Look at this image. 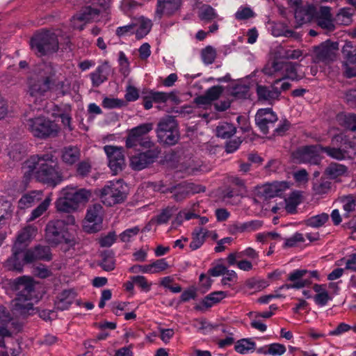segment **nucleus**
Here are the masks:
<instances>
[{
	"instance_id": "20",
	"label": "nucleus",
	"mask_w": 356,
	"mask_h": 356,
	"mask_svg": "<svg viewBox=\"0 0 356 356\" xmlns=\"http://www.w3.org/2000/svg\"><path fill=\"white\" fill-rule=\"evenodd\" d=\"M158 152L149 150L143 153H138L130 157V165L135 170H141L152 163L157 156Z\"/></svg>"
},
{
	"instance_id": "24",
	"label": "nucleus",
	"mask_w": 356,
	"mask_h": 356,
	"mask_svg": "<svg viewBox=\"0 0 356 356\" xmlns=\"http://www.w3.org/2000/svg\"><path fill=\"white\" fill-rule=\"evenodd\" d=\"M229 296L230 295L227 293V291H213L202 299L201 305H196L195 309L197 310H202L204 308H210Z\"/></svg>"
},
{
	"instance_id": "33",
	"label": "nucleus",
	"mask_w": 356,
	"mask_h": 356,
	"mask_svg": "<svg viewBox=\"0 0 356 356\" xmlns=\"http://www.w3.org/2000/svg\"><path fill=\"white\" fill-rule=\"evenodd\" d=\"M209 231L204 228L195 229L192 234V241L189 244L191 250L199 249L204 243L206 237L208 236Z\"/></svg>"
},
{
	"instance_id": "44",
	"label": "nucleus",
	"mask_w": 356,
	"mask_h": 356,
	"mask_svg": "<svg viewBox=\"0 0 356 356\" xmlns=\"http://www.w3.org/2000/svg\"><path fill=\"white\" fill-rule=\"evenodd\" d=\"M256 344L250 339H242L238 340L235 345V350L241 354H245L255 350Z\"/></svg>"
},
{
	"instance_id": "32",
	"label": "nucleus",
	"mask_w": 356,
	"mask_h": 356,
	"mask_svg": "<svg viewBox=\"0 0 356 356\" xmlns=\"http://www.w3.org/2000/svg\"><path fill=\"white\" fill-rule=\"evenodd\" d=\"M134 24L136 25L135 34L138 39L147 35L152 26V21L143 16L138 17Z\"/></svg>"
},
{
	"instance_id": "16",
	"label": "nucleus",
	"mask_w": 356,
	"mask_h": 356,
	"mask_svg": "<svg viewBox=\"0 0 356 356\" xmlns=\"http://www.w3.org/2000/svg\"><path fill=\"white\" fill-rule=\"evenodd\" d=\"M311 278L318 279V273L316 270L296 269L291 272L288 277L289 280L293 283L291 287L296 289L309 287L312 283Z\"/></svg>"
},
{
	"instance_id": "29",
	"label": "nucleus",
	"mask_w": 356,
	"mask_h": 356,
	"mask_svg": "<svg viewBox=\"0 0 356 356\" xmlns=\"http://www.w3.org/2000/svg\"><path fill=\"white\" fill-rule=\"evenodd\" d=\"M42 192L41 191H33L24 194L18 202V207L20 209H25L32 207L35 203L42 199Z\"/></svg>"
},
{
	"instance_id": "19",
	"label": "nucleus",
	"mask_w": 356,
	"mask_h": 356,
	"mask_svg": "<svg viewBox=\"0 0 356 356\" xmlns=\"http://www.w3.org/2000/svg\"><path fill=\"white\" fill-rule=\"evenodd\" d=\"M313 22H315L321 29L328 31H332L335 28L331 9L328 6H321L318 9L315 8Z\"/></svg>"
},
{
	"instance_id": "54",
	"label": "nucleus",
	"mask_w": 356,
	"mask_h": 356,
	"mask_svg": "<svg viewBox=\"0 0 356 356\" xmlns=\"http://www.w3.org/2000/svg\"><path fill=\"white\" fill-rule=\"evenodd\" d=\"M63 111L59 113H53L54 115H57L61 118L62 123L64 126L67 127L70 130H72L71 127V106L69 104H65L63 106Z\"/></svg>"
},
{
	"instance_id": "47",
	"label": "nucleus",
	"mask_w": 356,
	"mask_h": 356,
	"mask_svg": "<svg viewBox=\"0 0 356 356\" xmlns=\"http://www.w3.org/2000/svg\"><path fill=\"white\" fill-rule=\"evenodd\" d=\"M150 285L143 276L136 275L130 278V280L126 283V289H134V288H141L145 289L149 287Z\"/></svg>"
},
{
	"instance_id": "5",
	"label": "nucleus",
	"mask_w": 356,
	"mask_h": 356,
	"mask_svg": "<svg viewBox=\"0 0 356 356\" xmlns=\"http://www.w3.org/2000/svg\"><path fill=\"white\" fill-rule=\"evenodd\" d=\"M41 291H19L11 301L13 315L22 321L35 314L38 310L33 307L42 297Z\"/></svg>"
},
{
	"instance_id": "34",
	"label": "nucleus",
	"mask_w": 356,
	"mask_h": 356,
	"mask_svg": "<svg viewBox=\"0 0 356 356\" xmlns=\"http://www.w3.org/2000/svg\"><path fill=\"white\" fill-rule=\"evenodd\" d=\"M61 158L63 161L67 165H72L79 161L80 150L76 146H67L62 150Z\"/></svg>"
},
{
	"instance_id": "26",
	"label": "nucleus",
	"mask_w": 356,
	"mask_h": 356,
	"mask_svg": "<svg viewBox=\"0 0 356 356\" xmlns=\"http://www.w3.org/2000/svg\"><path fill=\"white\" fill-rule=\"evenodd\" d=\"M22 250L13 248V254L3 264V266L8 270L22 272L24 266V261L22 257Z\"/></svg>"
},
{
	"instance_id": "40",
	"label": "nucleus",
	"mask_w": 356,
	"mask_h": 356,
	"mask_svg": "<svg viewBox=\"0 0 356 356\" xmlns=\"http://www.w3.org/2000/svg\"><path fill=\"white\" fill-rule=\"evenodd\" d=\"M78 15L80 16L81 19L87 24L91 22L99 21L100 10L97 8L88 6L84 8Z\"/></svg>"
},
{
	"instance_id": "64",
	"label": "nucleus",
	"mask_w": 356,
	"mask_h": 356,
	"mask_svg": "<svg viewBox=\"0 0 356 356\" xmlns=\"http://www.w3.org/2000/svg\"><path fill=\"white\" fill-rule=\"evenodd\" d=\"M171 193H173L174 198L177 201L184 199L188 195L186 184H181L175 186Z\"/></svg>"
},
{
	"instance_id": "45",
	"label": "nucleus",
	"mask_w": 356,
	"mask_h": 356,
	"mask_svg": "<svg viewBox=\"0 0 356 356\" xmlns=\"http://www.w3.org/2000/svg\"><path fill=\"white\" fill-rule=\"evenodd\" d=\"M236 132V127L229 123L222 122L216 128V135L222 138H228Z\"/></svg>"
},
{
	"instance_id": "7",
	"label": "nucleus",
	"mask_w": 356,
	"mask_h": 356,
	"mask_svg": "<svg viewBox=\"0 0 356 356\" xmlns=\"http://www.w3.org/2000/svg\"><path fill=\"white\" fill-rule=\"evenodd\" d=\"M30 44L35 53L40 56L54 53L58 49L57 36L49 31H42L35 34Z\"/></svg>"
},
{
	"instance_id": "28",
	"label": "nucleus",
	"mask_w": 356,
	"mask_h": 356,
	"mask_svg": "<svg viewBox=\"0 0 356 356\" xmlns=\"http://www.w3.org/2000/svg\"><path fill=\"white\" fill-rule=\"evenodd\" d=\"M168 266L165 259H161L147 265L138 266V268L142 273L154 274L166 270Z\"/></svg>"
},
{
	"instance_id": "59",
	"label": "nucleus",
	"mask_w": 356,
	"mask_h": 356,
	"mask_svg": "<svg viewBox=\"0 0 356 356\" xmlns=\"http://www.w3.org/2000/svg\"><path fill=\"white\" fill-rule=\"evenodd\" d=\"M317 293L313 296L314 302L318 305L325 306L327 302L332 299V296L329 294L327 291H316Z\"/></svg>"
},
{
	"instance_id": "25",
	"label": "nucleus",
	"mask_w": 356,
	"mask_h": 356,
	"mask_svg": "<svg viewBox=\"0 0 356 356\" xmlns=\"http://www.w3.org/2000/svg\"><path fill=\"white\" fill-rule=\"evenodd\" d=\"M76 294L74 291H60L56 296L54 305L57 309H67L73 302Z\"/></svg>"
},
{
	"instance_id": "27",
	"label": "nucleus",
	"mask_w": 356,
	"mask_h": 356,
	"mask_svg": "<svg viewBox=\"0 0 356 356\" xmlns=\"http://www.w3.org/2000/svg\"><path fill=\"white\" fill-rule=\"evenodd\" d=\"M14 207L3 195H0V227L7 224L12 217Z\"/></svg>"
},
{
	"instance_id": "53",
	"label": "nucleus",
	"mask_w": 356,
	"mask_h": 356,
	"mask_svg": "<svg viewBox=\"0 0 356 356\" xmlns=\"http://www.w3.org/2000/svg\"><path fill=\"white\" fill-rule=\"evenodd\" d=\"M338 266L345 264V268L356 272V252L350 254L347 258H342L336 261Z\"/></svg>"
},
{
	"instance_id": "55",
	"label": "nucleus",
	"mask_w": 356,
	"mask_h": 356,
	"mask_svg": "<svg viewBox=\"0 0 356 356\" xmlns=\"http://www.w3.org/2000/svg\"><path fill=\"white\" fill-rule=\"evenodd\" d=\"M238 281L237 273L232 270L226 269V271L222 275V284L224 286H232Z\"/></svg>"
},
{
	"instance_id": "23",
	"label": "nucleus",
	"mask_w": 356,
	"mask_h": 356,
	"mask_svg": "<svg viewBox=\"0 0 356 356\" xmlns=\"http://www.w3.org/2000/svg\"><path fill=\"white\" fill-rule=\"evenodd\" d=\"M38 229L33 226H28L24 227L19 232L13 247L15 249L26 248L29 243L36 236Z\"/></svg>"
},
{
	"instance_id": "56",
	"label": "nucleus",
	"mask_w": 356,
	"mask_h": 356,
	"mask_svg": "<svg viewBox=\"0 0 356 356\" xmlns=\"http://www.w3.org/2000/svg\"><path fill=\"white\" fill-rule=\"evenodd\" d=\"M201 57L204 64L209 65L213 63L216 57V49L211 46L206 47L202 50Z\"/></svg>"
},
{
	"instance_id": "43",
	"label": "nucleus",
	"mask_w": 356,
	"mask_h": 356,
	"mask_svg": "<svg viewBox=\"0 0 356 356\" xmlns=\"http://www.w3.org/2000/svg\"><path fill=\"white\" fill-rule=\"evenodd\" d=\"M26 150L22 145L19 143H14L10 145L8 149V156L13 161H19L22 159L25 154Z\"/></svg>"
},
{
	"instance_id": "48",
	"label": "nucleus",
	"mask_w": 356,
	"mask_h": 356,
	"mask_svg": "<svg viewBox=\"0 0 356 356\" xmlns=\"http://www.w3.org/2000/svg\"><path fill=\"white\" fill-rule=\"evenodd\" d=\"M176 211L177 209L173 207H166L165 209H163L161 212L152 220L156 221V222L159 225L165 224L169 221L171 217L175 214Z\"/></svg>"
},
{
	"instance_id": "49",
	"label": "nucleus",
	"mask_w": 356,
	"mask_h": 356,
	"mask_svg": "<svg viewBox=\"0 0 356 356\" xmlns=\"http://www.w3.org/2000/svg\"><path fill=\"white\" fill-rule=\"evenodd\" d=\"M343 209L345 211L346 216H348L349 213L353 211L356 207V197L353 195L343 196L340 198Z\"/></svg>"
},
{
	"instance_id": "14",
	"label": "nucleus",
	"mask_w": 356,
	"mask_h": 356,
	"mask_svg": "<svg viewBox=\"0 0 356 356\" xmlns=\"http://www.w3.org/2000/svg\"><path fill=\"white\" fill-rule=\"evenodd\" d=\"M273 69L275 72H282L283 76L282 81H286V79L298 80L304 76V73L300 70V65L291 62H274Z\"/></svg>"
},
{
	"instance_id": "2",
	"label": "nucleus",
	"mask_w": 356,
	"mask_h": 356,
	"mask_svg": "<svg viewBox=\"0 0 356 356\" xmlns=\"http://www.w3.org/2000/svg\"><path fill=\"white\" fill-rule=\"evenodd\" d=\"M26 165L35 179L40 182L56 186L63 180L51 154L32 156Z\"/></svg>"
},
{
	"instance_id": "17",
	"label": "nucleus",
	"mask_w": 356,
	"mask_h": 356,
	"mask_svg": "<svg viewBox=\"0 0 356 356\" xmlns=\"http://www.w3.org/2000/svg\"><path fill=\"white\" fill-rule=\"evenodd\" d=\"M277 121V115L270 108L259 109L255 115L256 124L264 134H268L269 129L274 127Z\"/></svg>"
},
{
	"instance_id": "13",
	"label": "nucleus",
	"mask_w": 356,
	"mask_h": 356,
	"mask_svg": "<svg viewBox=\"0 0 356 356\" xmlns=\"http://www.w3.org/2000/svg\"><path fill=\"white\" fill-rule=\"evenodd\" d=\"M104 150L106 154L108 166L114 175L122 171L124 165V155L121 147L105 145Z\"/></svg>"
},
{
	"instance_id": "62",
	"label": "nucleus",
	"mask_w": 356,
	"mask_h": 356,
	"mask_svg": "<svg viewBox=\"0 0 356 356\" xmlns=\"http://www.w3.org/2000/svg\"><path fill=\"white\" fill-rule=\"evenodd\" d=\"M331 188V183L327 180H321L313 186V190L317 195L327 193Z\"/></svg>"
},
{
	"instance_id": "30",
	"label": "nucleus",
	"mask_w": 356,
	"mask_h": 356,
	"mask_svg": "<svg viewBox=\"0 0 356 356\" xmlns=\"http://www.w3.org/2000/svg\"><path fill=\"white\" fill-rule=\"evenodd\" d=\"M243 257H247L252 260L257 259L259 257L258 252L253 248L249 247L241 252H232L227 257L229 266H234L236 264V259Z\"/></svg>"
},
{
	"instance_id": "6",
	"label": "nucleus",
	"mask_w": 356,
	"mask_h": 356,
	"mask_svg": "<svg viewBox=\"0 0 356 356\" xmlns=\"http://www.w3.org/2000/svg\"><path fill=\"white\" fill-rule=\"evenodd\" d=\"M25 125L34 137L40 139L56 136L59 131L58 124L42 115L28 118Z\"/></svg>"
},
{
	"instance_id": "10",
	"label": "nucleus",
	"mask_w": 356,
	"mask_h": 356,
	"mask_svg": "<svg viewBox=\"0 0 356 356\" xmlns=\"http://www.w3.org/2000/svg\"><path fill=\"white\" fill-rule=\"evenodd\" d=\"M291 84L288 81L276 79L270 87L257 86V93L259 99L272 103L278 99L282 91L289 90Z\"/></svg>"
},
{
	"instance_id": "1",
	"label": "nucleus",
	"mask_w": 356,
	"mask_h": 356,
	"mask_svg": "<svg viewBox=\"0 0 356 356\" xmlns=\"http://www.w3.org/2000/svg\"><path fill=\"white\" fill-rule=\"evenodd\" d=\"M61 74L51 63H42L36 70L35 78H31L29 83V94L34 102L41 100L50 88L51 83L61 81ZM65 84L60 81L62 92H65Z\"/></svg>"
},
{
	"instance_id": "50",
	"label": "nucleus",
	"mask_w": 356,
	"mask_h": 356,
	"mask_svg": "<svg viewBox=\"0 0 356 356\" xmlns=\"http://www.w3.org/2000/svg\"><path fill=\"white\" fill-rule=\"evenodd\" d=\"M157 130H162L163 132L178 131L177 124L174 118L168 116L161 120L159 123Z\"/></svg>"
},
{
	"instance_id": "58",
	"label": "nucleus",
	"mask_w": 356,
	"mask_h": 356,
	"mask_svg": "<svg viewBox=\"0 0 356 356\" xmlns=\"http://www.w3.org/2000/svg\"><path fill=\"white\" fill-rule=\"evenodd\" d=\"M254 11L250 7L241 6L234 14L235 18L238 20H245L254 17Z\"/></svg>"
},
{
	"instance_id": "52",
	"label": "nucleus",
	"mask_w": 356,
	"mask_h": 356,
	"mask_svg": "<svg viewBox=\"0 0 356 356\" xmlns=\"http://www.w3.org/2000/svg\"><path fill=\"white\" fill-rule=\"evenodd\" d=\"M353 11L351 8H344L339 10L336 16L338 23L343 25H348L352 22Z\"/></svg>"
},
{
	"instance_id": "57",
	"label": "nucleus",
	"mask_w": 356,
	"mask_h": 356,
	"mask_svg": "<svg viewBox=\"0 0 356 356\" xmlns=\"http://www.w3.org/2000/svg\"><path fill=\"white\" fill-rule=\"evenodd\" d=\"M140 230L138 226L127 229L120 234V239L123 243L131 242L138 235Z\"/></svg>"
},
{
	"instance_id": "36",
	"label": "nucleus",
	"mask_w": 356,
	"mask_h": 356,
	"mask_svg": "<svg viewBox=\"0 0 356 356\" xmlns=\"http://www.w3.org/2000/svg\"><path fill=\"white\" fill-rule=\"evenodd\" d=\"M337 122L350 131H356V115L340 113L337 116Z\"/></svg>"
},
{
	"instance_id": "21",
	"label": "nucleus",
	"mask_w": 356,
	"mask_h": 356,
	"mask_svg": "<svg viewBox=\"0 0 356 356\" xmlns=\"http://www.w3.org/2000/svg\"><path fill=\"white\" fill-rule=\"evenodd\" d=\"M290 186L291 184L289 181H274L262 186L260 193L266 198L274 197L282 195L284 192L289 189Z\"/></svg>"
},
{
	"instance_id": "46",
	"label": "nucleus",
	"mask_w": 356,
	"mask_h": 356,
	"mask_svg": "<svg viewBox=\"0 0 356 356\" xmlns=\"http://www.w3.org/2000/svg\"><path fill=\"white\" fill-rule=\"evenodd\" d=\"M329 219L328 214L322 213L307 218L305 224L313 228H318L324 225Z\"/></svg>"
},
{
	"instance_id": "22",
	"label": "nucleus",
	"mask_w": 356,
	"mask_h": 356,
	"mask_svg": "<svg viewBox=\"0 0 356 356\" xmlns=\"http://www.w3.org/2000/svg\"><path fill=\"white\" fill-rule=\"evenodd\" d=\"M298 3L294 5L296 8L295 9V18L296 22L300 24L313 22L315 15V6L311 4L301 6Z\"/></svg>"
},
{
	"instance_id": "37",
	"label": "nucleus",
	"mask_w": 356,
	"mask_h": 356,
	"mask_svg": "<svg viewBox=\"0 0 356 356\" xmlns=\"http://www.w3.org/2000/svg\"><path fill=\"white\" fill-rule=\"evenodd\" d=\"M301 202V194L298 191H293L287 199L284 200V209L289 213H293Z\"/></svg>"
},
{
	"instance_id": "41",
	"label": "nucleus",
	"mask_w": 356,
	"mask_h": 356,
	"mask_svg": "<svg viewBox=\"0 0 356 356\" xmlns=\"http://www.w3.org/2000/svg\"><path fill=\"white\" fill-rule=\"evenodd\" d=\"M51 200V194H49L35 209L31 211L28 220L33 221L40 217L48 209Z\"/></svg>"
},
{
	"instance_id": "35",
	"label": "nucleus",
	"mask_w": 356,
	"mask_h": 356,
	"mask_svg": "<svg viewBox=\"0 0 356 356\" xmlns=\"http://www.w3.org/2000/svg\"><path fill=\"white\" fill-rule=\"evenodd\" d=\"M347 172V167L337 163H332L327 167L325 171V174L332 179H337L345 176Z\"/></svg>"
},
{
	"instance_id": "11",
	"label": "nucleus",
	"mask_w": 356,
	"mask_h": 356,
	"mask_svg": "<svg viewBox=\"0 0 356 356\" xmlns=\"http://www.w3.org/2000/svg\"><path fill=\"white\" fill-rule=\"evenodd\" d=\"M321 145L305 146L298 149L292 154L293 162L316 165L321 161Z\"/></svg>"
},
{
	"instance_id": "39",
	"label": "nucleus",
	"mask_w": 356,
	"mask_h": 356,
	"mask_svg": "<svg viewBox=\"0 0 356 356\" xmlns=\"http://www.w3.org/2000/svg\"><path fill=\"white\" fill-rule=\"evenodd\" d=\"M157 137L160 143L172 145L175 144L179 139L178 131L163 132L162 130H156Z\"/></svg>"
},
{
	"instance_id": "38",
	"label": "nucleus",
	"mask_w": 356,
	"mask_h": 356,
	"mask_svg": "<svg viewBox=\"0 0 356 356\" xmlns=\"http://www.w3.org/2000/svg\"><path fill=\"white\" fill-rule=\"evenodd\" d=\"M342 53L346 59V62L344 63L345 70H346V65L350 67L348 63L356 64V46H355L353 42H346L342 48Z\"/></svg>"
},
{
	"instance_id": "60",
	"label": "nucleus",
	"mask_w": 356,
	"mask_h": 356,
	"mask_svg": "<svg viewBox=\"0 0 356 356\" xmlns=\"http://www.w3.org/2000/svg\"><path fill=\"white\" fill-rule=\"evenodd\" d=\"M249 87L245 84H236L232 89V95L236 98L244 99L248 96Z\"/></svg>"
},
{
	"instance_id": "31",
	"label": "nucleus",
	"mask_w": 356,
	"mask_h": 356,
	"mask_svg": "<svg viewBox=\"0 0 356 356\" xmlns=\"http://www.w3.org/2000/svg\"><path fill=\"white\" fill-rule=\"evenodd\" d=\"M351 150H347L341 148L334 147H323L321 146V152H325L329 156L337 159L343 160L352 157V154H354V149L352 145L350 146Z\"/></svg>"
},
{
	"instance_id": "3",
	"label": "nucleus",
	"mask_w": 356,
	"mask_h": 356,
	"mask_svg": "<svg viewBox=\"0 0 356 356\" xmlns=\"http://www.w3.org/2000/svg\"><path fill=\"white\" fill-rule=\"evenodd\" d=\"M75 225L73 216H67L65 219L50 220L45 227V239L51 246L65 244L73 247L76 244L74 236L70 231V227Z\"/></svg>"
},
{
	"instance_id": "61",
	"label": "nucleus",
	"mask_w": 356,
	"mask_h": 356,
	"mask_svg": "<svg viewBox=\"0 0 356 356\" xmlns=\"http://www.w3.org/2000/svg\"><path fill=\"white\" fill-rule=\"evenodd\" d=\"M104 66H99L96 70L90 74L91 80L94 86H99L106 80L104 74Z\"/></svg>"
},
{
	"instance_id": "51",
	"label": "nucleus",
	"mask_w": 356,
	"mask_h": 356,
	"mask_svg": "<svg viewBox=\"0 0 356 356\" xmlns=\"http://www.w3.org/2000/svg\"><path fill=\"white\" fill-rule=\"evenodd\" d=\"M199 17L202 20L210 22L213 19L218 18V14L214 8L209 5H204L200 10Z\"/></svg>"
},
{
	"instance_id": "63",
	"label": "nucleus",
	"mask_w": 356,
	"mask_h": 356,
	"mask_svg": "<svg viewBox=\"0 0 356 356\" xmlns=\"http://www.w3.org/2000/svg\"><path fill=\"white\" fill-rule=\"evenodd\" d=\"M124 105V102L117 98L105 97L102 101L103 107L108 109L121 108Z\"/></svg>"
},
{
	"instance_id": "8",
	"label": "nucleus",
	"mask_w": 356,
	"mask_h": 356,
	"mask_svg": "<svg viewBox=\"0 0 356 356\" xmlns=\"http://www.w3.org/2000/svg\"><path fill=\"white\" fill-rule=\"evenodd\" d=\"M153 129L152 123L141 124L127 131L126 138V147L127 148H136L140 146L149 149L153 145L152 141L147 136L148 133Z\"/></svg>"
},
{
	"instance_id": "4",
	"label": "nucleus",
	"mask_w": 356,
	"mask_h": 356,
	"mask_svg": "<svg viewBox=\"0 0 356 356\" xmlns=\"http://www.w3.org/2000/svg\"><path fill=\"white\" fill-rule=\"evenodd\" d=\"M91 193L86 188H79L74 185H68L58 193L55 202L57 211L64 213L76 211L90 199Z\"/></svg>"
},
{
	"instance_id": "15",
	"label": "nucleus",
	"mask_w": 356,
	"mask_h": 356,
	"mask_svg": "<svg viewBox=\"0 0 356 356\" xmlns=\"http://www.w3.org/2000/svg\"><path fill=\"white\" fill-rule=\"evenodd\" d=\"M102 208L99 204H95L88 210L83 225L85 232L94 233L101 229L102 222Z\"/></svg>"
},
{
	"instance_id": "9",
	"label": "nucleus",
	"mask_w": 356,
	"mask_h": 356,
	"mask_svg": "<svg viewBox=\"0 0 356 356\" xmlns=\"http://www.w3.org/2000/svg\"><path fill=\"white\" fill-rule=\"evenodd\" d=\"M127 186L120 180L109 181L102 189L101 200L106 206H113L126 198Z\"/></svg>"
},
{
	"instance_id": "42",
	"label": "nucleus",
	"mask_w": 356,
	"mask_h": 356,
	"mask_svg": "<svg viewBox=\"0 0 356 356\" xmlns=\"http://www.w3.org/2000/svg\"><path fill=\"white\" fill-rule=\"evenodd\" d=\"M13 284L17 289L22 288L28 290L34 289L35 282L31 277L24 275L15 279L13 281Z\"/></svg>"
},
{
	"instance_id": "12",
	"label": "nucleus",
	"mask_w": 356,
	"mask_h": 356,
	"mask_svg": "<svg viewBox=\"0 0 356 356\" xmlns=\"http://www.w3.org/2000/svg\"><path fill=\"white\" fill-rule=\"evenodd\" d=\"M339 49L337 42L326 40L314 48L312 59L314 63L329 62L335 58L336 51Z\"/></svg>"
},
{
	"instance_id": "18",
	"label": "nucleus",
	"mask_w": 356,
	"mask_h": 356,
	"mask_svg": "<svg viewBox=\"0 0 356 356\" xmlns=\"http://www.w3.org/2000/svg\"><path fill=\"white\" fill-rule=\"evenodd\" d=\"M183 0H157L155 18L161 19L163 16L171 17L181 7Z\"/></svg>"
}]
</instances>
